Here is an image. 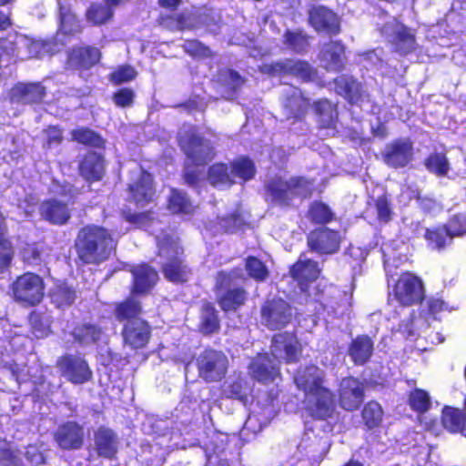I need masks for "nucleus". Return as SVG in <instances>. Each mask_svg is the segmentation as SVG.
Masks as SVG:
<instances>
[{
  "label": "nucleus",
  "mask_w": 466,
  "mask_h": 466,
  "mask_svg": "<svg viewBox=\"0 0 466 466\" xmlns=\"http://www.w3.org/2000/svg\"><path fill=\"white\" fill-rule=\"evenodd\" d=\"M244 279L240 268L232 269L229 272L219 271L216 277V289L226 290L219 295L218 304L225 311L237 310L242 307L248 298V293L243 288H233L238 279Z\"/></svg>",
  "instance_id": "nucleus-4"
},
{
  "label": "nucleus",
  "mask_w": 466,
  "mask_h": 466,
  "mask_svg": "<svg viewBox=\"0 0 466 466\" xmlns=\"http://www.w3.org/2000/svg\"><path fill=\"white\" fill-rule=\"evenodd\" d=\"M161 264L165 278L171 282H186L191 275V270L184 263L182 257L172 261H161Z\"/></svg>",
  "instance_id": "nucleus-35"
},
{
  "label": "nucleus",
  "mask_w": 466,
  "mask_h": 466,
  "mask_svg": "<svg viewBox=\"0 0 466 466\" xmlns=\"http://www.w3.org/2000/svg\"><path fill=\"white\" fill-rule=\"evenodd\" d=\"M116 242L111 233L98 226L82 228L75 240L77 258L85 264H98L115 249Z\"/></svg>",
  "instance_id": "nucleus-1"
},
{
  "label": "nucleus",
  "mask_w": 466,
  "mask_h": 466,
  "mask_svg": "<svg viewBox=\"0 0 466 466\" xmlns=\"http://www.w3.org/2000/svg\"><path fill=\"white\" fill-rule=\"evenodd\" d=\"M441 423L451 433L466 432V413L463 409L445 406L441 411Z\"/></svg>",
  "instance_id": "nucleus-32"
},
{
  "label": "nucleus",
  "mask_w": 466,
  "mask_h": 466,
  "mask_svg": "<svg viewBox=\"0 0 466 466\" xmlns=\"http://www.w3.org/2000/svg\"><path fill=\"white\" fill-rule=\"evenodd\" d=\"M219 223L225 231L235 232L243 225L244 220L240 215L234 213L228 217L221 218Z\"/></svg>",
  "instance_id": "nucleus-62"
},
{
  "label": "nucleus",
  "mask_w": 466,
  "mask_h": 466,
  "mask_svg": "<svg viewBox=\"0 0 466 466\" xmlns=\"http://www.w3.org/2000/svg\"><path fill=\"white\" fill-rule=\"evenodd\" d=\"M246 269L251 278L258 281L265 280L268 274L266 266L255 257H248L247 258Z\"/></svg>",
  "instance_id": "nucleus-56"
},
{
  "label": "nucleus",
  "mask_w": 466,
  "mask_h": 466,
  "mask_svg": "<svg viewBox=\"0 0 466 466\" xmlns=\"http://www.w3.org/2000/svg\"><path fill=\"white\" fill-rule=\"evenodd\" d=\"M394 296L404 306L420 303L424 299L421 279L410 273L403 274L395 285Z\"/></svg>",
  "instance_id": "nucleus-9"
},
{
  "label": "nucleus",
  "mask_w": 466,
  "mask_h": 466,
  "mask_svg": "<svg viewBox=\"0 0 466 466\" xmlns=\"http://www.w3.org/2000/svg\"><path fill=\"white\" fill-rule=\"evenodd\" d=\"M208 181L215 187L230 186L233 180L231 170L225 164H215L209 167Z\"/></svg>",
  "instance_id": "nucleus-45"
},
{
  "label": "nucleus",
  "mask_w": 466,
  "mask_h": 466,
  "mask_svg": "<svg viewBox=\"0 0 466 466\" xmlns=\"http://www.w3.org/2000/svg\"><path fill=\"white\" fill-rule=\"evenodd\" d=\"M179 144L195 165H204L214 157L210 142L199 137L193 127H184L178 133Z\"/></svg>",
  "instance_id": "nucleus-5"
},
{
  "label": "nucleus",
  "mask_w": 466,
  "mask_h": 466,
  "mask_svg": "<svg viewBox=\"0 0 466 466\" xmlns=\"http://www.w3.org/2000/svg\"><path fill=\"white\" fill-rule=\"evenodd\" d=\"M103 335L104 332L100 327L89 322L76 325L72 331L74 340L83 347L97 343Z\"/></svg>",
  "instance_id": "nucleus-30"
},
{
  "label": "nucleus",
  "mask_w": 466,
  "mask_h": 466,
  "mask_svg": "<svg viewBox=\"0 0 466 466\" xmlns=\"http://www.w3.org/2000/svg\"><path fill=\"white\" fill-rule=\"evenodd\" d=\"M288 60L274 62L268 65H264L262 72L272 76L288 75Z\"/></svg>",
  "instance_id": "nucleus-63"
},
{
  "label": "nucleus",
  "mask_w": 466,
  "mask_h": 466,
  "mask_svg": "<svg viewBox=\"0 0 466 466\" xmlns=\"http://www.w3.org/2000/svg\"><path fill=\"white\" fill-rule=\"evenodd\" d=\"M314 180L305 177L284 179L274 177L266 185L267 199L274 205L289 207L295 198H309L314 189Z\"/></svg>",
  "instance_id": "nucleus-3"
},
{
  "label": "nucleus",
  "mask_w": 466,
  "mask_h": 466,
  "mask_svg": "<svg viewBox=\"0 0 466 466\" xmlns=\"http://www.w3.org/2000/svg\"><path fill=\"white\" fill-rule=\"evenodd\" d=\"M132 274L134 278L133 292L137 294L147 292L155 286L158 279L157 272L147 264L134 268Z\"/></svg>",
  "instance_id": "nucleus-27"
},
{
  "label": "nucleus",
  "mask_w": 466,
  "mask_h": 466,
  "mask_svg": "<svg viewBox=\"0 0 466 466\" xmlns=\"http://www.w3.org/2000/svg\"><path fill=\"white\" fill-rule=\"evenodd\" d=\"M253 385L249 380H224L220 386V397L238 400L247 403L252 394Z\"/></svg>",
  "instance_id": "nucleus-29"
},
{
  "label": "nucleus",
  "mask_w": 466,
  "mask_h": 466,
  "mask_svg": "<svg viewBox=\"0 0 466 466\" xmlns=\"http://www.w3.org/2000/svg\"><path fill=\"white\" fill-rule=\"evenodd\" d=\"M183 48L186 53L194 57L204 58L212 55L210 49L198 40L185 41Z\"/></svg>",
  "instance_id": "nucleus-60"
},
{
  "label": "nucleus",
  "mask_w": 466,
  "mask_h": 466,
  "mask_svg": "<svg viewBox=\"0 0 466 466\" xmlns=\"http://www.w3.org/2000/svg\"><path fill=\"white\" fill-rule=\"evenodd\" d=\"M62 37L63 36L57 33L54 41H46L43 43L34 42L31 44V49L39 54V56H42L45 53L50 55L56 54L65 46Z\"/></svg>",
  "instance_id": "nucleus-52"
},
{
  "label": "nucleus",
  "mask_w": 466,
  "mask_h": 466,
  "mask_svg": "<svg viewBox=\"0 0 466 466\" xmlns=\"http://www.w3.org/2000/svg\"><path fill=\"white\" fill-rule=\"evenodd\" d=\"M283 110L286 118H302L309 106V99L305 97L301 90L289 86L283 90Z\"/></svg>",
  "instance_id": "nucleus-20"
},
{
  "label": "nucleus",
  "mask_w": 466,
  "mask_h": 466,
  "mask_svg": "<svg viewBox=\"0 0 466 466\" xmlns=\"http://www.w3.org/2000/svg\"><path fill=\"white\" fill-rule=\"evenodd\" d=\"M374 343L367 335H359L350 344L348 354L357 365H363L372 356Z\"/></svg>",
  "instance_id": "nucleus-28"
},
{
  "label": "nucleus",
  "mask_w": 466,
  "mask_h": 466,
  "mask_svg": "<svg viewBox=\"0 0 466 466\" xmlns=\"http://www.w3.org/2000/svg\"><path fill=\"white\" fill-rule=\"evenodd\" d=\"M80 175L87 181L100 180L104 174V161L96 153L87 154L79 165Z\"/></svg>",
  "instance_id": "nucleus-33"
},
{
  "label": "nucleus",
  "mask_w": 466,
  "mask_h": 466,
  "mask_svg": "<svg viewBox=\"0 0 466 466\" xmlns=\"http://www.w3.org/2000/svg\"><path fill=\"white\" fill-rule=\"evenodd\" d=\"M135 98V93L130 88H122L116 92L113 96L114 103L120 107H127L132 106Z\"/></svg>",
  "instance_id": "nucleus-61"
},
{
  "label": "nucleus",
  "mask_w": 466,
  "mask_h": 466,
  "mask_svg": "<svg viewBox=\"0 0 466 466\" xmlns=\"http://www.w3.org/2000/svg\"><path fill=\"white\" fill-rule=\"evenodd\" d=\"M320 268L316 261L311 259H299L290 268L291 277L299 281L303 290V282L314 281L318 279Z\"/></svg>",
  "instance_id": "nucleus-31"
},
{
  "label": "nucleus",
  "mask_w": 466,
  "mask_h": 466,
  "mask_svg": "<svg viewBox=\"0 0 466 466\" xmlns=\"http://www.w3.org/2000/svg\"><path fill=\"white\" fill-rule=\"evenodd\" d=\"M339 404L347 411H354L364 400V384L360 380H341L339 387Z\"/></svg>",
  "instance_id": "nucleus-18"
},
{
  "label": "nucleus",
  "mask_w": 466,
  "mask_h": 466,
  "mask_svg": "<svg viewBox=\"0 0 466 466\" xmlns=\"http://www.w3.org/2000/svg\"><path fill=\"white\" fill-rule=\"evenodd\" d=\"M53 438L57 447L63 451L80 450L84 445V428L76 421H66L58 425Z\"/></svg>",
  "instance_id": "nucleus-11"
},
{
  "label": "nucleus",
  "mask_w": 466,
  "mask_h": 466,
  "mask_svg": "<svg viewBox=\"0 0 466 466\" xmlns=\"http://www.w3.org/2000/svg\"><path fill=\"white\" fill-rule=\"evenodd\" d=\"M137 75V73L133 66L124 65L116 67L109 75V80L115 85H120L135 79Z\"/></svg>",
  "instance_id": "nucleus-55"
},
{
  "label": "nucleus",
  "mask_w": 466,
  "mask_h": 466,
  "mask_svg": "<svg viewBox=\"0 0 466 466\" xmlns=\"http://www.w3.org/2000/svg\"><path fill=\"white\" fill-rule=\"evenodd\" d=\"M309 24L317 31L329 35L340 32L339 17L331 9L324 5H313L309 11Z\"/></svg>",
  "instance_id": "nucleus-13"
},
{
  "label": "nucleus",
  "mask_w": 466,
  "mask_h": 466,
  "mask_svg": "<svg viewBox=\"0 0 466 466\" xmlns=\"http://www.w3.org/2000/svg\"><path fill=\"white\" fill-rule=\"evenodd\" d=\"M313 110L318 116L319 126L323 128L331 127L337 117V112L327 99H320L313 104Z\"/></svg>",
  "instance_id": "nucleus-41"
},
{
  "label": "nucleus",
  "mask_w": 466,
  "mask_h": 466,
  "mask_svg": "<svg viewBox=\"0 0 466 466\" xmlns=\"http://www.w3.org/2000/svg\"><path fill=\"white\" fill-rule=\"evenodd\" d=\"M87 18L95 24H104L113 15L109 5H94L87 11Z\"/></svg>",
  "instance_id": "nucleus-57"
},
{
  "label": "nucleus",
  "mask_w": 466,
  "mask_h": 466,
  "mask_svg": "<svg viewBox=\"0 0 466 466\" xmlns=\"http://www.w3.org/2000/svg\"><path fill=\"white\" fill-rule=\"evenodd\" d=\"M446 233L450 238L461 237L466 234V214L459 213L453 215L448 221Z\"/></svg>",
  "instance_id": "nucleus-54"
},
{
  "label": "nucleus",
  "mask_w": 466,
  "mask_h": 466,
  "mask_svg": "<svg viewBox=\"0 0 466 466\" xmlns=\"http://www.w3.org/2000/svg\"><path fill=\"white\" fill-rule=\"evenodd\" d=\"M288 75H293L304 82H309L316 79L317 70L306 61L289 59Z\"/></svg>",
  "instance_id": "nucleus-43"
},
{
  "label": "nucleus",
  "mask_w": 466,
  "mask_h": 466,
  "mask_svg": "<svg viewBox=\"0 0 466 466\" xmlns=\"http://www.w3.org/2000/svg\"><path fill=\"white\" fill-rule=\"evenodd\" d=\"M142 312L140 302L135 298H129L127 300L118 303L115 309V317L118 321L134 320L139 319Z\"/></svg>",
  "instance_id": "nucleus-39"
},
{
  "label": "nucleus",
  "mask_w": 466,
  "mask_h": 466,
  "mask_svg": "<svg viewBox=\"0 0 466 466\" xmlns=\"http://www.w3.org/2000/svg\"><path fill=\"white\" fill-rule=\"evenodd\" d=\"M0 466H23L21 459L7 444L0 441Z\"/></svg>",
  "instance_id": "nucleus-59"
},
{
  "label": "nucleus",
  "mask_w": 466,
  "mask_h": 466,
  "mask_svg": "<svg viewBox=\"0 0 466 466\" xmlns=\"http://www.w3.org/2000/svg\"><path fill=\"white\" fill-rule=\"evenodd\" d=\"M199 375L204 379H223L227 373L228 360L221 351L207 350L198 360Z\"/></svg>",
  "instance_id": "nucleus-10"
},
{
  "label": "nucleus",
  "mask_w": 466,
  "mask_h": 466,
  "mask_svg": "<svg viewBox=\"0 0 466 466\" xmlns=\"http://www.w3.org/2000/svg\"><path fill=\"white\" fill-rule=\"evenodd\" d=\"M44 133L48 147L59 145L63 139L62 131L56 127H49Z\"/></svg>",
  "instance_id": "nucleus-64"
},
{
  "label": "nucleus",
  "mask_w": 466,
  "mask_h": 466,
  "mask_svg": "<svg viewBox=\"0 0 466 466\" xmlns=\"http://www.w3.org/2000/svg\"><path fill=\"white\" fill-rule=\"evenodd\" d=\"M309 218L316 224H326L333 219V213L326 204L313 202L309 209Z\"/></svg>",
  "instance_id": "nucleus-50"
},
{
  "label": "nucleus",
  "mask_w": 466,
  "mask_h": 466,
  "mask_svg": "<svg viewBox=\"0 0 466 466\" xmlns=\"http://www.w3.org/2000/svg\"><path fill=\"white\" fill-rule=\"evenodd\" d=\"M304 392L303 403L308 415L315 420L332 419L337 411L334 392L323 385L324 380H294Z\"/></svg>",
  "instance_id": "nucleus-2"
},
{
  "label": "nucleus",
  "mask_w": 466,
  "mask_h": 466,
  "mask_svg": "<svg viewBox=\"0 0 466 466\" xmlns=\"http://www.w3.org/2000/svg\"><path fill=\"white\" fill-rule=\"evenodd\" d=\"M60 28L58 34L60 35H70L81 32V25L76 15L66 7H60Z\"/></svg>",
  "instance_id": "nucleus-46"
},
{
  "label": "nucleus",
  "mask_w": 466,
  "mask_h": 466,
  "mask_svg": "<svg viewBox=\"0 0 466 466\" xmlns=\"http://www.w3.org/2000/svg\"><path fill=\"white\" fill-rule=\"evenodd\" d=\"M49 296L52 303L58 309L70 307L76 298V291L66 284L53 288Z\"/></svg>",
  "instance_id": "nucleus-42"
},
{
  "label": "nucleus",
  "mask_w": 466,
  "mask_h": 466,
  "mask_svg": "<svg viewBox=\"0 0 466 466\" xmlns=\"http://www.w3.org/2000/svg\"><path fill=\"white\" fill-rule=\"evenodd\" d=\"M56 366L61 376L69 379H91L92 377L89 365L85 359L77 355L67 354L59 358Z\"/></svg>",
  "instance_id": "nucleus-22"
},
{
  "label": "nucleus",
  "mask_w": 466,
  "mask_h": 466,
  "mask_svg": "<svg viewBox=\"0 0 466 466\" xmlns=\"http://www.w3.org/2000/svg\"><path fill=\"white\" fill-rule=\"evenodd\" d=\"M158 257L162 261H172L183 256V248L178 238L170 234H165L157 238Z\"/></svg>",
  "instance_id": "nucleus-36"
},
{
  "label": "nucleus",
  "mask_w": 466,
  "mask_h": 466,
  "mask_svg": "<svg viewBox=\"0 0 466 466\" xmlns=\"http://www.w3.org/2000/svg\"><path fill=\"white\" fill-rule=\"evenodd\" d=\"M410 409L418 413H425L431 405L429 393L422 389H414L409 394L408 399Z\"/></svg>",
  "instance_id": "nucleus-47"
},
{
  "label": "nucleus",
  "mask_w": 466,
  "mask_h": 466,
  "mask_svg": "<svg viewBox=\"0 0 466 466\" xmlns=\"http://www.w3.org/2000/svg\"><path fill=\"white\" fill-rule=\"evenodd\" d=\"M336 91L340 96L355 103L361 97V86L355 79L340 76L335 79Z\"/></svg>",
  "instance_id": "nucleus-37"
},
{
  "label": "nucleus",
  "mask_w": 466,
  "mask_h": 466,
  "mask_svg": "<svg viewBox=\"0 0 466 466\" xmlns=\"http://www.w3.org/2000/svg\"><path fill=\"white\" fill-rule=\"evenodd\" d=\"M46 88L40 83H18L10 90L11 101L17 104L40 103Z\"/></svg>",
  "instance_id": "nucleus-23"
},
{
  "label": "nucleus",
  "mask_w": 466,
  "mask_h": 466,
  "mask_svg": "<svg viewBox=\"0 0 466 466\" xmlns=\"http://www.w3.org/2000/svg\"><path fill=\"white\" fill-rule=\"evenodd\" d=\"M310 250L319 254H333L339 248L340 238L337 231L322 228L311 231L307 238Z\"/></svg>",
  "instance_id": "nucleus-17"
},
{
  "label": "nucleus",
  "mask_w": 466,
  "mask_h": 466,
  "mask_svg": "<svg viewBox=\"0 0 466 466\" xmlns=\"http://www.w3.org/2000/svg\"><path fill=\"white\" fill-rule=\"evenodd\" d=\"M167 208L172 213L176 214L189 215L195 210V206L187 194L177 189H171Z\"/></svg>",
  "instance_id": "nucleus-38"
},
{
  "label": "nucleus",
  "mask_w": 466,
  "mask_h": 466,
  "mask_svg": "<svg viewBox=\"0 0 466 466\" xmlns=\"http://www.w3.org/2000/svg\"><path fill=\"white\" fill-rule=\"evenodd\" d=\"M382 407L375 400L368 401L361 410L363 423L369 430L380 427L382 422Z\"/></svg>",
  "instance_id": "nucleus-40"
},
{
  "label": "nucleus",
  "mask_w": 466,
  "mask_h": 466,
  "mask_svg": "<svg viewBox=\"0 0 466 466\" xmlns=\"http://www.w3.org/2000/svg\"><path fill=\"white\" fill-rule=\"evenodd\" d=\"M271 353L275 359L294 362L301 354V346L292 333H278L272 338Z\"/></svg>",
  "instance_id": "nucleus-16"
},
{
  "label": "nucleus",
  "mask_w": 466,
  "mask_h": 466,
  "mask_svg": "<svg viewBox=\"0 0 466 466\" xmlns=\"http://www.w3.org/2000/svg\"><path fill=\"white\" fill-rule=\"evenodd\" d=\"M101 52L94 46H76L67 52L66 67L73 70H87L96 65Z\"/></svg>",
  "instance_id": "nucleus-21"
},
{
  "label": "nucleus",
  "mask_w": 466,
  "mask_h": 466,
  "mask_svg": "<svg viewBox=\"0 0 466 466\" xmlns=\"http://www.w3.org/2000/svg\"><path fill=\"white\" fill-rule=\"evenodd\" d=\"M380 31L391 44L393 50L400 55L406 56L416 49L414 34L395 19L386 23Z\"/></svg>",
  "instance_id": "nucleus-7"
},
{
  "label": "nucleus",
  "mask_w": 466,
  "mask_h": 466,
  "mask_svg": "<svg viewBox=\"0 0 466 466\" xmlns=\"http://www.w3.org/2000/svg\"><path fill=\"white\" fill-rule=\"evenodd\" d=\"M424 236L433 248L441 249L446 245L449 234L446 233V226H444L435 229H426Z\"/></svg>",
  "instance_id": "nucleus-58"
},
{
  "label": "nucleus",
  "mask_w": 466,
  "mask_h": 466,
  "mask_svg": "<svg viewBox=\"0 0 466 466\" xmlns=\"http://www.w3.org/2000/svg\"><path fill=\"white\" fill-rule=\"evenodd\" d=\"M413 157V144L409 138H399L386 145L383 152V161L390 167H406Z\"/></svg>",
  "instance_id": "nucleus-14"
},
{
  "label": "nucleus",
  "mask_w": 466,
  "mask_h": 466,
  "mask_svg": "<svg viewBox=\"0 0 466 466\" xmlns=\"http://www.w3.org/2000/svg\"><path fill=\"white\" fill-rule=\"evenodd\" d=\"M13 294L15 300L22 303L32 306L38 304L44 297L42 278L34 273H25L14 282Z\"/></svg>",
  "instance_id": "nucleus-8"
},
{
  "label": "nucleus",
  "mask_w": 466,
  "mask_h": 466,
  "mask_svg": "<svg viewBox=\"0 0 466 466\" xmlns=\"http://www.w3.org/2000/svg\"><path fill=\"white\" fill-rule=\"evenodd\" d=\"M71 136L74 141L83 145L95 147H102L104 145V139L98 134L88 128L81 127L73 129Z\"/></svg>",
  "instance_id": "nucleus-48"
},
{
  "label": "nucleus",
  "mask_w": 466,
  "mask_h": 466,
  "mask_svg": "<svg viewBox=\"0 0 466 466\" xmlns=\"http://www.w3.org/2000/svg\"><path fill=\"white\" fill-rule=\"evenodd\" d=\"M283 45L295 53H304L307 51L309 36L300 30H287L283 35Z\"/></svg>",
  "instance_id": "nucleus-44"
},
{
  "label": "nucleus",
  "mask_w": 466,
  "mask_h": 466,
  "mask_svg": "<svg viewBox=\"0 0 466 466\" xmlns=\"http://www.w3.org/2000/svg\"><path fill=\"white\" fill-rule=\"evenodd\" d=\"M253 379H276L279 376L276 360H271L268 355L258 356L249 366Z\"/></svg>",
  "instance_id": "nucleus-34"
},
{
  "label": "nucleus",
  "mask_w": 466,
  "mask_h": 466,
  "mask_svg": "<svg viewBox=\"0 0 466 466\" xmlns=\"http://www.w3.org/2000/svg\"><path fill=\"white\" fill-rule=\"evenodd\" d=\"M131 176L132 181L128 184L129 198L143 207L152 201L155 195L152 177L138 167L131 172Z\"/></svg>",
  "instance_id": "nucleus-12"
},
{
  "label": "nucleus",
  "mask_w": 466,
  "mask_h": 466,
  "mask_svg": "<svg viewBox=\"0 0 466 466\" xmlns=\"http://www.w3.org/2000/svg\"><path fill=\"white\" fill-rule=\"evenodd\" d=\"M233 177H238L243 180H248L255 174V167L253 162L248 158H239L236 160L231 167Z\"/></svg>",
  "instance_id": "nucleus-53"
},
{
  "label": "nucleus",
  "mask_w": 466,
  "mask_h": 466,
  "mask_svg": "<svg viewBox=\"0 0 466 466\" xmlns=\"http://www.w3.org/2000/svg\"><path fill=\"white\" fill-rule=\"evenodd\" d=\"M318 58L326 70L339 72L346 64L345 46L338 40L323 43L320 45Z\"/></svg>",
  "instance_id": "nucleus-15"
},
{
  "label": "nucleus",
  "mask_w": 466,
  "mask_h": 466,
  "mask_svg": "<svg viewBox=\"0 0 466 466\" xmlns=\"http://www.w3.org/2000/svg\"><path fill=\"white\" fill-rule=\"evenodd\" d=\"M292 316L290 305L279 298L266 300L260 309V322L271 330L285 328L291 321Z\"/></svg>",
  "instance_id": "nucleus-6"
},
{
  "label": "nucleus",
  "mask_w": 466,
  "mask_h": 466,
  "mask_svg": "<svg viewBox=\"0 0 466 466\" xmlns=\"http://www.w3.org/2000/svg\"><path fill=\"white\" fill-rule=\"evenodd\" d=\"M95 450L99 457L113 459L117 452L118 439L113 430L101 426L94 433Z\"/></svg>",
  "instance_id": "nucleus-25"
},
{
  "label": "nucleus",
  "mask_w": 466,
  "mask_h": 466,
  "mask_svg": "<svg viewBox=\"0 0 466 466\" xmlns=\"http://www.w3.org/2000/svg\"><path fill=\"white\" fill-rule=\"evenodd\" d=\"M427 169L437 176L447 175L450 165L446 156L442 153H433L425 159Z\"/></svg>",
  "instance_id": "nucleus-51"
},
{
  "label": "nucleus",
  "mask_w": 466,
  "mask_h": 466,
  "mask_svg": "<svg viewBox=\"0 0 466 466\" xmlns=\"http://www.w3.org/2000/svg\"><path fill=\"white\" fill-rule=\"evenodd\" d=\"M39 213L43 219L57 226L66 224L71 218L67 205L55 198L42 202Z\"/></svg>",
  "instance_id": "nucleus-24"
},
{
  "label": "nucleus",
  "mask_w": 466,
  "mask_h": 466,
  "mask_svg": "<svg viewBox=\"0 0 466 466\" xmlns=\"http://www.w3.org/2000/svg\"><path fill=\"white\" fill-rule=\"evenodd\" d=\"M201 319L200 328L204 333L209 334L218 330V319L214 306L210 303H205L202 306Z\"/></svg>",
  "instance_id": "nucleus-49"
},
{
  "label": "nucleus",
  "mask_w": 466,
  "mask_h": 466,
  "mask_svg": "<svg viewBox=\"0 0 466 466\" xmlns=\"http://www.w3.org/2000/svg\"><path fill=\"white\" fill-rule=\"evenodd\" d=\"M244 83L243 78L234 70L223 69L218 75L217 91L222 98L233 99Z\"/></svg>",
  "instance_id": "nucleus-26"
},
{
  "label": "nucleus",
  "mask_w": 466,
  "mask_h": 466,
  "mask_svg": "<svg viewBox=\"0 0 466 466\" xmlns=\"http://www.w3.org/2000/svg\"><path fill=\"white\" fill-rule=\"evenodd\" d=\"M125 345L132 349H142L147 346L151 337V328L142 319L127 321L122 330Z\"/></svg>",
  "instance_id": "nucleus-19"
}]
</instances>
